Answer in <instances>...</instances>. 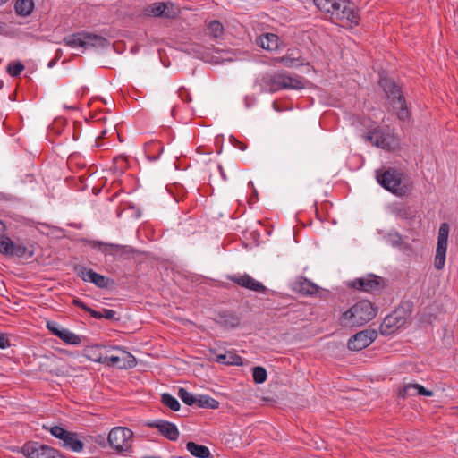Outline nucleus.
Instances as JSON below:
<instances>
[{
	"label": "nucleus",
	"mask_w": 458,
	"mask_h": 458,
	"mask_svg": "<svg viewBox=\"0 0 458 458\" xmlns=\"http://www.w3.org/2000/svg\"><path fill=\"white\" fill-rule=\"evenodd\" d=\"M301 55L298 49H288L285 55L278 58V62L284 64L287 67L301 66L302 63L300 61Z\"/></svg>",
	"instance_id": "5701e85b"
},
{
	"label": "nucleus",
	"mask_w": 458,
	"mask_h": 458,
	"mask_svg": "<svg viewBox=\"0 0 458 458\" xmlns=\"http://www.w3.org/2000/svg\"><path fill=\"white\" fill-rule=\"evenodd\" d=\"M313 2L321 12L329 13L332 18L337 0H313Z\"/></svg>",
	"instance_id": "c85d7f7f"
},
{
	"label": "nucleus",
	"mask_w": 458,
	"mask_h": 458,
	"mask_svg": "<svg viewBox=\"0 0 458 458\" xmlns=\"http://www.w3.org/2000/svg\"><path fill=\"white\" fill-rule=\"evenodd\" d=\"M403 177V174L395 168H388L382 174L377 172L378 183L386 190L400 197L406 195L411 191V186L402 184Z\"/></svg>",
	"instance_id": "20e7f679"
},
{
	"label": "nucleus",
	"mask_w": 458,
	"mask_h": 458,
	"mask_svg": "<svg viewBox=\"0 0 458 458\" xmlns=\"http://www.w3.org/2000/svg\"><path fill=\"white\" fill-rule=\"evenodd\" d=\"M75 271L80 278H81L85 282H91L92 276L91 274H94L95 271L92 269H88L83 266H76Z\"/></svg>",
	"instance_id": "ea45409f"
},
{
	"label": "nucleus",
	"mask_w": 458,
	"mask_h": 458,
	"mask_svg": "<svg viewBox=\"0 0 458 458\" xmlns=\"http://www.w3.org/2000/svg\"><path fill=\"white\" fill-rule=\"evenodd\" d=\"M133 432L128 428L115 427L108 434L107 441L111 448L117 453L130 452Z\"/></svg>",
	"instance_id": "423d86ee"
},
{
	"label": "nucleus",
	"mask_w": 458,
	"mask_h": 458,
	"mask_svg": "<svg viewBox=\"0 0 458 458\" xmlns=\"http://www.w3.org/2000/svg\"><path fill=\"white\" fill-rule=\"evenodd\" d=\"M147 426L149 428H157L162 436L171 441H176L179 437V430L177 427L172 422L163 420H157L147 423Z\"/></svg>",
	"instance_id": "2eb2a0df"
},
{
	"label": "nucleus",
	"mask_w": 458,
	"mask_h": 458,
	"mask_svg": "<svg viewBox=\"0 0 458 458\" xmlns=\"http://www.w3.org/2000/svg\"><path fill=\"white\" fill-rule=\"evenodd\" d=\"M106 131H104L102 132V135H101V136L104 138V137H105V135H106Z\"/></svg>",
	"instance_id": "6e6d98bb"
},
{
	"label": "nucleus",
	"mask_w": 458,
	"mask_h": 458,
	"mask_svg": "<svg viewBox=\"0 0 458 458\" xmlns=\"http://www.w3.org/2000/svg\"><path fill=\"white\" fill-rule=\"evenodd\" d=\"M412 303L402 302L391 314L387 315L379 327L383 335H390L403 327L411 314Z\"/></svg>",
	"instance_id": "7ed1b4c3"
},
{
	"label": "nucleus",
	"mask_w": 458,
	"mask_h": 458,
	"mask_svg": "<svg viewBox=\"0 0 458 458\" xmlns=\"http://www.w3.org/2000/svg\"><path fill=\"white\" fill-rule=\"evenodd\" d=\"M124 353L129 358L127 364H125V363L121 364L120 363L121 359L119 356L108 355L107 352L105 353L104 360H106V362L104 364H106L107 366H115L119 369H128V368L131 369V368L135 367L136 366V359L128 352H124Z\"/></svg>",
	"instance_id": "412c9836"
},
{
	"label": "nucleus",
	"mask_w": 458,
	"mask_h": 458,
	"mask_svg": "<svg viewBox=\"0 0 458 458\" xmlns=\"http://www.w3.org/2000/svg\"><path fill=\"white\" fill-rule=\"evenodd\" d=\"M8 0H0V5L4 4V3H6Z\"/></svg>",
	"instance_id": "864d4df0"
},
{
	"label": "nucleus",
	"mask_w": 458,
	"mask_h": 458,
	"mask_svg": "<svg viewBox=\"0 0 458 458\" xmlns=\"http://www.w3.org/2000/svg\"><path fill=\"white\" fill-rule=\"evenodd\" d=\"M262 83L264 88L270 92H276L283 89H301L304 88L301 77H292L285 73L266 75L262 78Z\"/></svg>",
	"instance_id": "39448f33"
},
{
	"label": "nucleus",
	"mask_w": 458,
	"mask_h": 458,
	"mask_svg": "<svg viewBox=\"0 0 458 458\" xmlns=\"http://www.w3.org/2000/svg\"><path fill=\"white\" fill-rule=\"evenodd\" d=\"M27 253L30 257L33 256L34 254L33 251H30L25 245L13 242V247L12 248L10 256L21 258L24 257Z\"/></svg>",
	"instance_id": "f704fd0d"
},
{
	"label": "nucleus",
	"mask_w": 458,
	"mask_h": 458,
	"mask_svg": "<svg viewBox=\"0 0 458 458\" xmlns=\"http://www.w3.org/2000/svg\"><path fill=\"white\" fill-rule=\"evenodd\" d=\"M7 346H10L9 340L5 334L0 333V348L4 349Z\"/></svg>",
	"instance_id": "49530a36"
},
{
	"label": "nucleus",
	"mask_w": 458,
	"mask_h": 458,
	"mask_svg": "<svg viewBox=\"0 0 458 458\" xmlns=\"http://www.w3.org/2000/svg\"><path fill=\"white\" fill-rule=\"evenodd\" d=\"M449 230L450 227L447 223H442L440 225L434 261V266L437 270L442 269L445 266Z\"/></svg>",
	"instance_id": "f8f14e48"
},
{
	"label": "nucleus",
	"mask_w": 458,
	"mask_h": 458,
	"mask_svg": "<svg viewBox=\"0 0 458 458\" xmlns=\"http://www.w3.org/2000/svg\"><path fill=\"white\" fill-rule=\"evenodd\" d=\"M377 337V332L375 329H365L354 335L348 341V349L351 351H360L368 347Z\"/></svg>",
	"instance_id": "ddd939ff"
},
{
	"label": "nucleus",
	"mask_w": 458,
	"mask_h": 458,
	"mask_svg": "<svg viewBox=\"0 0 458 458\" xmlns=\"http://www.w3.org/2000/svg\"><path fill=\"white\" fill-rule=\"evenodd\" d=\"M92 280L90 283H93L96 286L102 288V289H107L109 288L111 284H114V280L110 279L109 277H106L103 275H100L97 272H94V274H91Z\"/></svg>",
	"instance_id": "7c9ffc66"
},
{
	"label": "nucleus",
	"mask_w": 458,
	"mask_h": 458,
	"mask_svg": "<svg viewBox=\"0 0 458 458\" xmlns=\"http://www.w3.org/2000/svg\"><path fill=\"white\" fill-rule=\"evenodd\" d=\"M395 216L403 220H412L415 217V211L410 207H398L394 210Z\"/></svg>",
	"instance_id": "2f4dec72"
},
{
	"label": "nucleus",
	"mask_w": 458,
	"mask_h": 458,
	"mask_svg": "<svg viewBox=\"0 0 458 458\" xmlns=\"http://www.w3.org/2000/svg\"><path fill=\"white\" fill-rule=\"evenodd\" d=\"M367 139L375 146L383 149L392 148L389 138L379 129H374L367 134Z\"/></svg>",
	"instance_id": "6ab92c4d"
},
{
	"label": "nucleus",
	"mask_w": 458,
	"mask_h": 458,
	"mask_svg": "<svg viewBox=\"0 0 458 458\" xmlns=\"http://www.w3.org/2000/svg\"><path fill=\"white\" fill-rule=\"evenodd\" d=\"M279 38L274 33H266L256 38L258 46L267 51H273L278 48Z\"/></svg>",
	"instance_id": "aec40b11"
},
{
	"label": "nucleus",
	"mask_w": 458,
	"mask_h": 458,
	"mask_svg": "<svg viewBox=\"0 0 458 458\" xmlns=\"http://www.w3.org/2000/svg\"><path fill=\"white\" fill-rule=\"evenodd\" d=\"M63 446L73 452H81L83 450L84 444L77 437L76 433L69 431L64 439H63Z\"/></svg>",
	"instance_id": "4be33fe9"
},
{
	"label": "nucleus",
	"mask_w": 458,
	"mask_h": 458,
	"mask_svg": "<svg viewBox=\"0 0 458 458\" xmlns=\"http://www.w3.org/2000/svg\"><path fill=\"white\" fill-rule=\"evenodd\" d=\"M14 9L19 16H29L34 9V2L33 0H16Z\"/></svg>",
	"instance_id": "a878e982"
},
{
	"label": "nucleus",
	"mask_w": 458,
	"mask_h": 458,
	"mask_svg": "<svg viewBox=\"0 0 458 458\" xmlns=\"http://www.w3.org/2000/svg\"><path fill=\"white\" fill-rule=\"evenodd\" d=\"M379 85L386 93L390 104L396 110L398 118L401 121L408 120L410 117V112L401 88L396 85L393 79L387 77H381Z\"/></svg>",
	"instance_id": "f03ea898"
},
{
	"label": "nucleus",
	"mask_w": 458,
	"mask_h": 458,
	"mask_svg": "<svg viewBox=\"0 0 458 458\" xmlns=\"http://www.w3.org/2000/svg\"><path fill=\"white\" fill-rule=\"evenodd\" d=\"M417 394V390L415 389V384H406L403 387L399 389L398 396L400 398L405 399L409 396H414Z\"/></svg>",
	"instance_id": "e433bc0d"
},
{
	"label": "nucleus",
	"mask_w": 458,
	"mask_h": 458,
	"mask_svg": "<svg viewBox=\"0 0 458 458\" xmlns=\"http://www.w3.org/2000/svg\"><path fill=\"white\" fill-rule=\"evenodd\" d=\"M348 284L353 289L371 293L379 290L383 286L384 281L380 276L371 274L368 275L366 277L356 278Z\"/></svg>",
	"instance_id": "4468645a"
},
{
	"label": "nucleus",
	"mask_w": 458,
	"mask_h": 458,
	"mask_svg": "<svg viewBox=\"0 0 458 458\" xmlns=\"http://www.w3.org/2000/svg\"><path fill=\"white\" fill-rule=\"evenodd\" d=\"M21 453L26 458H64L58 450L35 441L25 443Z\"/></svg>",
	"instance_id": "6e6552de"
},
{
	"label": "nucleus",
	"mask_w": 458,
	"mask_h": 458,
	"mask_svg": "<svg viewBox=\"0 0 458 458\" xmlns=\"http://www.w3.org/2000/svg\"><path fill=\"white\" fill-rule=\"evenodd\" d=\"M24 70V65L21 62L11 63L7 66V72L12 77H17Z\"/></svg>",
	"instance_id": "79ce46f5"
},
{
	"label": "nucleus",
	"mask_w": 458,
	"mask_h": 458,
	"mask_svg": "<svg viewBox=\"0 0 458 458\" xmlns=\"http://www.w3.org/2000/svg\"><path fill=\"white\" fill-rule=\"evenodd\" d=\"M103 349H105L106 352H109L111 350H114V349L120 350V348H118L116 346H113V345L103 346V345L95 344V345L87 346L84 349V355H85V357H87L89 360H90L92 361L103 364L106 362V360H104L105 354L102 352Z\"/></svg>",
	"instance_id": "f3484780"
},
{
	"label": "nucleus",
	"mask_w": 458,
	"mask_h": 458,
	"mask_svg": "<svg viewBox=\"0 0 458 458\" xmlns=\"http://www.w3.org/2000/svg\"><path fill=\"white\" fill-rule=\"evenodd\" d=\"M216 361L225 365H242V359L241 356L235 354L233 352H227L224 354L216 356Z\"/></svg>",
	"instance_id": "bb28decb"
},
{
	"label": "nucleus",
	"mask_w": 458,
	"mask_h": 458,
	"mask_svg": "<svg viewBox=\"0 0 458 458\" xmlns=\"http://www.w3.org/2000/svg\"><path fill=\"white\" fill-rule=\"evenodd\" d=\"M161 402L164 405H165L174 411H178L180 410V403L177 401L175 397H174L170 394H163L161 395Z\"/></svg>",
	"instance_id": "473e14b6"
},
{
	"label": "nucleus",
	"mask_w": 458,
	"mask_h": 458,
	"mask_svg": "<svg viewBox=\"0 0 458 458\" xmlns=\"http://www.w3.org/2000/svg\"><path fill=\"white\" fill-rule=\"evenodd\" d=\"M91 246L95 249L98 248L106 255H112L120 259H130L133 257L134 254L139 253V250L128 245H120L94 241L91 242Z\"/></svg>",
	"instance_id": "9d476101"
},
{
	"label": "nucleus",
	"mask_w": 458,
	"mask_h": 458,
	"mask_svg": "<svg viewBox=\"0 0 458 458\" xmlns=\"http://www.w3.org/2000/svg\"><path fill=\"white\" fill-rule=\"evenodd\" d=\"M72 303L73 305H75L76 307H79V308H81L82 310H84L85 311L89 312V310H90V307L87 306L82 301H81L80 299H73L72 301Z\"/></svg>",
	"instance_id": "de8ad7c7"
},
{
	"label": "nucleus",
	"mask_w": 458,
	"mask_h": 458,
	"mask_svg": "<svg viewBox=\"0 0 458 458\" xmlns=\"http://www.w3.org/2000/svg\"><path fill=\"white\" fill-rule=\"evenodd\" d=\"M331 19L356 26L360 22L358 9L355 4L349 0H337Z\"/></svg>",
	"instance_id": "0eeeda50"
},
{
	"label": "nucleus",
	"mask_w": 458,
	"mask_h": 458,
	"mask_svg": "<svg viewBox=\"0 0 458 458\" xmlns=\"http://www.w3.org/2000/svg\"><path fill=\"white\" fill-rule=\"evenodd\" d=\"M233 144L234 145V147H236L237 148L241 149V150H245L247 146L246 144L237 140L235 138H233Z\"/></svg>",
	"instance_id": "8fccbe9b"
},
{
	"label": "nucleus",
	"mask_w": 458,
	"mask_h": 458,
	"mask_svg": "<svg viewBox=\"0 0 458 458\" xmlns=\"http://www.w3.org/2000/svg\"><path fill=\"white\" fill-rule=\"evenodd\" d=\"M377 315V309L367 300L356 302L347 310L343 312L339 318V323L344 327H361Z\"/></svg>",
	"instance_id": "f257e3e1"
},
{
	"label": "nucleus",
	"mask_w": 458,
	"mask_h": 458,
	"mask_svg": "<svg viewBox=\"0 0 458 458\" xmlns=\"http://www.w3.org/2000/svg\"><path fill=\"white\" fill-rule=\"evenodd\" d=\"M4 225L2 221H0V233L4 230Z\"/></svg>",
	"instance_id": "603ef678"
},
{
	"label": "nucleus",
	"mask_w": 458,
	"mask_h": 458,
	"mask_svg": "<svg viewBox=\"0 0 458 458\" xmlns=\"http://www.w3.org/2000/svg\"><path fill=\"white\" fill-rule=\"evenodd\" d=\"M144 14L149 17L174 19L179 14V9L172 2H155L145 7Z\"/></svg>",
	"instance_id": "9b49d317"
},
{
	"label": "nucleus",
	"mask_w": 458,
	"mask_h": 458,
	"mask_svg": "<svg viewBox=\"0 0 458 458\" xmlns=\"http://www.w3.org/2000/svg\"><path fill=\"white\" fill-rule=\"evenodd\" d=\"M64 42L71 47H81L86 48L88 47H102L106 42V39L96 34L78 32L64 37Z\"/></svg>",
	"instance_id": "1a4fd4ad"
},
{
	"label": "nucleus",
	"mask_w": 458,
	"mask_h": 458,
	"mask_svg": "<svg viewBox=\"0 0 458 458\" xmlns=\"http://www.w3.org/2000/svg\"><path fill=\"white\" fill-rule=\"evenodd\" d=\"M387 241L394 247H400L403 242L402 235L397 232L390 233L387 235Z\"/></svg>",
	"instance_id": "37998d69"
},
{
	"label": "nucleus",
	"mask_w": 458,
	"mask_h": 458,
	"mask_svg": "<svg viewBox=\"0 0 458 458\" xmlns=\"http://www.w3.org/2000/svg\"><path fill=\"white\" fill-rule=\"evenodd\" d=\"M415 389L417 390V394L424 395V396H432L433 392L426 389L423 386L415 384Z\"/></svg>",
	"instance_id": "c03bdc74"
},
{
	"label": "nucleus",
	"mask_w": 458,
	"mask_h": 458,
	"mask_svg": "<svg viewBox=\"0 0 458 458\" xmlns=\"http://www.w3.org/2000/svg\"><path fill=\"white\" fill-rule=\"evenodd\" d=\"M218 323L224 327H235L240 324V318L233 312L223 311L218 314Z\"/></svg>",
	"instance_id": "393cba45"
},
{
	"label": "nucleus",
	"mask_w": 458,
	"mask_h": 458,
	"mask_svg": "<svg viewBox=\"0 0 458 458\" xmlns=\"http://www.w3.org/2000/svg\"><path fill=\"white\" fill-rule=\"evenodd\" d=\"M115 315H116V312L114 310H113L103 309V310H102V316H103V318H105L106 319H109V320H112V319L118 320V318H115Z\"/></svg>",
	"instance_id": "a18cd8bd"
},
{
	"label": "nucleus",
	"mask_w": 458,
	"mask_h": 458,
	"mask_svg": "<svg viewBox=\"0 0 458 458\" xmlns=\"http://www.w3.org/2000/svg\"><path fill=\"white\" fill-rule=\"evenodd\" d=\"M293 289L302 295H314L318 292V286L303 276H300L293 283Z\"/></svg>",
	"instance_id": "a211bd4d"
},
{
	"label": "nucleus",
	"mask_w": 458,
	"mask_h": 458,
	"mask_svg": "<svg viewBox=\"0 0 458 458\" xmlns=\"http://www.w3.org/2000/svg\"><path fill=\"white\" fill-rule=\"evenodd\" d=\"M230 280L242 287L254 292L264 293L267 291V288L260 282L256 281L247 274L230 276Z\"/></svg>",
	"instance_id": "dca6fc26"
},
{
	"label": "nucleus",
	"mask_w": 458,
	"mask_h": 458,
	"mask_svg": "<svg viewBox=\"0 0 458 458\" xmlns=\"http://www.w3.org/2000/svg\"><path fill=\"white\" fill-rule=\"evenodd\" d=\"M187 450L197 458H209L211 457V453L209 449L202 445L196 444L194 442H188L186 444Z\"/></svg>",
	"instance_id": "b1692460"
},
{
	"label": "nucleus",
	"mask_w": 458,
	"mask_h": 458,
	"mask_svg": "<svg viewBox=\"0 0 458 458\" xmlns=\"http://www.w3.org/2000/svg\"><path fill=\"white\" fill-rule=\"evenodd\" d=\"M178 396L181 400L187 405L196 404L197 397L192 395L190 392H188L185 388H180L178 391Z\"/></svg>",
	"instance_id": "4c0bfd02"
},
{
	"label": "nucleus",
	"mask_w": 458,
	"mask_h": 458,
	"mask_svg": "<svg viewBox=\"0 0 458 458\" xmlns=\"http://www.w3.org/2000/svg\"><path fill=\"white\" fill-rule=\"evenodd\" d=\"M88 313H89V314H90V316H91L92 318H98V319H99V318H103V316H102V312H101V311H97V310H93V309H91V308H90V310H89V312H88Z\"/></svg>",
	"instance_id": "3c124183"
},
{
	"label": "nucleus",
	"mask_w": 458,
	"mask_h": 458,
	"mask_svg": "<svg viewBox=\"0 0 458 458\" xmlns=\"http://www.w3.org/2000/svg\"><path fill=\"white\" fill-rule=\"evenodd\" d=\"M252 376L255 383L262 384L266 381L267 374L263 367L258 366L253 369Z\"/></svg>",
	"instance_id": "58836bf2"
},
{
	"label": "nucleus",
	"mask_w": 458,
	"mask_h": 458,
	"mask_svg": "<svg viewBox=\"0 0 458 458\" xmlns=\"http://www.w3.org/2000/svg\"><path fill=\"white\" fill-rule=\"evenodd\" d=\"M196 404L200 408L217 409L219 402L208 395H199Z\"/></svg>",
	"instance_id": "c756f323"
},
{
	"label": "nucleus",
	"mask_w": 458,
	"mask_h": 458,
	"mask_svg": "<svg viewBox=\"0 0 458 458\" xmlns=\"http://www.w3.org/2000/svg\"><path fill=\"white\" fill-rule=\"evenodd\" d=\"M224 33V27L218 21H212L208 26V34L214 38H218Z\"/></svg>",
	"instance_id": "72a5a7b5"
},
{
	"label": "nucleus",
	"mask_w": 458,
	"mask_h": 458,
	"mask_svg": "<svg viewBox=\"0 0 458 458\" xmlns=\"http://www.w3.org/2000/svg\"><path fill=\"white\" fill-rule=\"evenodd\" d=\"M142 458H161V457H151V456H145V457H142Z\"/></svg>",
	"instance_id": "5fc2aeb1"
},
{
	"label": "nucleus",
	"mask_w": 458,
	"mask_h": 458,
	"mask_svg": "<svg viewBox=\"0 0 458 458\" xmlns=\"http://www.w3.org/2000/svg\"><path fill=\"white\" fill-rule=\"evenodd\" d=\"M47 328L49 331L56 336V333L61 332L62 328H59L55 323H47Z\"/></svg>",
	"instance_id": "09e8293b"
},
{
	"label": "nucleus",
	"mask_w": 458,
	"mask_h": 458,
	"mask_svg": "<svg viewBox=\"0 0 458 458\" xmlns=\"http://www.w3.org/2000/svg\"><path fill=\"white\" fill-rule=\"evenodd\" d=\"M56 336L66 344L79 345L81 343V337L68 329L62 328L61 332L56 333Z\"/></svg>",
	"instance_id": "cd10ccee"
},
{
	"label": "nucleus",
	"mask_w": 458,
	"mask_h": 458,
	"mask_svg": "<svg viewBox=\"0 0 458 458\" xmlns=\"http://www.w3.org/2000/svg\"><path fill=\"white\" fill-rule=\"evenodd\" d=\"M43 428L47 430H49V432L54 436L55 437L60 439L63 441L66 435L69 433L68 430L64 429V428L60 426H52L50 428H47V426H43Z\"/></svg>",
	"instance_id": "a19ab883"
},
{
	"label": "nucleus",
	"mask_w": 458,
	"mask_h": 458,
	"mask_svg": "<svg viewBox=\"0 0 458 458\" xmlns=\"http://www.w3.org/2000/svg\"><path fill=\"white\" fill-rule=\"evenodd\" d=\"M13 247V242L7 236L0 237V253L10 256L12 248Z\"/></svg>",
	"instance_id": "c9c22d12"
}]
</instances>
